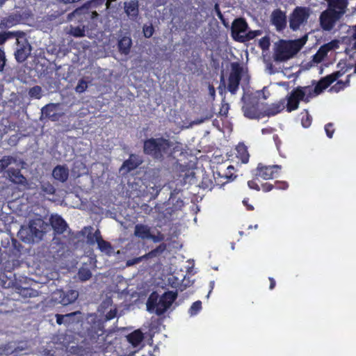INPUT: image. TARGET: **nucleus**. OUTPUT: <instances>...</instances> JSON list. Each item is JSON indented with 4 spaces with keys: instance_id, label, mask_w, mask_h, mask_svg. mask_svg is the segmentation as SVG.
I'll list each match as a JSON object with an SVG mask.
<instances>
[{
    "instance_id": "f3484780",
    "label": "nucleus",
    "mask_w": 356,
    "mask_h": 356,
    "mask_svg": "<svg viewBox=\"0 0 356 356\" xmlns=\"http://www.w3.org/2000/svg\"><path fill=\"white\" fill-rule=\"evenodd\" d=\"M327 3V9L334 12L341 17L346 13L348 6V0H325Z\"/></svg>"
},
{
    "instance_id": "6e6d98bb",
    "label": "nucleus",
    "mask_w": 356,
    "mask_h": 356,
    "mask_svg": "<svg viewBox=\"0 0 356 356\" xmlns=\"http://www.w3.org/2000/svg\"><path fill=\"white\" fill-rule=\"evenodd\" d=\"M6 58L5 51L2 48H0V72H2L4 70V67L6 64Z\"/></svg>"
},
{
    "instance_id": "052dcab7",
    "label": "nucleus",
    "mask_w": 356,
    "mask_h": 356,
    "mask_svg": "<svg viewBox=\"0 0 356 356\" xmlns=\"http://www.w3.org/2000/svg\"><path fill=\"white\" fill-rule=\"evenodd\" d=\"M195 174L196 173L193 171L190 172L189 174H186L185 177H184L185 181H188L191 184H195L196 183V181H195V180L196 179Z\"/></svg>"
},
{
    "instance_id": "c85d7f7f",
    "label": "nucleus",
    "mask_w": 356,
    "mask_h": 356,
    "mask_svg": "<svg viewBox=\"0 0 356 356\" xmlns=\"http://www.w3.org/2000/svg\"><path fill=\"white\" fill-rule=\"evenodd\" d=\"M132 44L131 39L129 37H122L118 41V49L122 54L127 55L130 52V49Z\"/></svg>"
},
{
    "instance_id": "cd10ccee",
    "label": "nucleus",
    "mask_w": 356,
    "mask_h": 356,
    "mask_svg": "<svg viewBox=\"0 0 356 356\" xmlns=\"http://www.w3.org/2000/svg\"><path fill=\"white\" fill-rule=\"evenodd\" d=\"M141 163L142 161L138 159V157L132 154L129 156L128 159L123 162L121 168L124 169L127 172H131V170L137 168Z\"/></svg>"
},
{
    "instance_id": "2eb2a0df",
    "label": "nucleus",
    "mask_w": 356,
    "mask_h": 356,
    "mask_svg": "<svg viewBox=\"0 0 356 356\" xmlns=\"http://www.w3.org/2000/svg\"><path fill=\"white\" fill-rule=\"evenodd\" d=\"M286 100L285 108L287 112H292L298 108L300 102H303V93L300 90L294 88L286 97Z\"/></svg>"
},
{
    "instance_id": "69168bd1",
    "label": "nucleus",
    "mask_w": 356,
    "mask_h": 356,
    "mask_svg": "<svg viewBox=\"0 0 356 356\" xmlns=\"http://www.w3.org/2000/svg\"><path fill=\"white\" fill-rule=\"evenodd\" d=\"M62 113H58L56 111L49 115L47 118L50 120L52 122L58 121L60 118L62 116Z\"/></svg>"
},
{
    "instance_id": "9d476101",
    "label": "nucleus",
    "mask_w": 356,
    "mask_h": 356,
    "mask_svg": "<svg viewBox=\"0 0 356 356\" xmlns=\"http://www.w3.org/2000/svg\"><path fill=\"white\" fill-rule=\"evenodd\" d=\"M297 50L294 49L291 42L282 40L276 47L274 53V59L275 61H285L291 58Z\"/></svg>"
},
{
    "instance_id": "ea45409f",
    "label": "nucleus",
    "mask_w": 356,
    "mask_h": 356,
    "mask_svg": "<svg viewBox=\"0 0 356 356\" xmlns=\"http://www.w3.org/2000/svg\"><path fill=\"white\" fill-rule=\"evenodd\" d=\"M198 185L203 189L211 190L213 186V183L209 175L202 174V181L198 184Z\"/></svg>"
},
{
    "instance_id": "f257e3e1",
    "label": "nucleus",
    "mask_w": 356,
    "mask_h": 356,
    "mask_svg": "<svg viewBox=\"0 0 356 356\" xmlns=\"http://www.w3.org/2000/svg\"><path fill=\"white\" fill-rule=\"evenodd\" d=\"M345 74V71L339 70L332 72L319 81H312V84L306 86H297L296 88L303 93V102L309 103L312 99L321 94L324 90L330 86L339 78Z\"/></svg>"
},
{
    "instance_id": "20e7f679",
    "label": "nucleus",
    "mask_w": 356,
    "mask_h": 356,
    "mask_svg": "<svg viewBox=\"0 0 356 356\" xmlns=\"http://www.w3.org/2000/svg\"><path fill=\"white\" fill-rule=\"evenodd\" d=\"M241 86L244 84L246 89H249L250 76L245 74L243 67L237 62L232 63L231 72L228 78L227 90L235 94L238 89L240 81Z\"/></svg>"
},
{
    "instance_id": "49530a36",
    "label": "nucleus",
    "mask_w": 356,
    "mask_h": 356,
    "mask_svg": "<svg viewBox=\"0 0 356 356\" xmlns=\"http://www.w3.org/2000/svg\"><path fill=\"white\" fill-rule=\"evenodd\" d=\"M81 314V313L79 311L67 314L66 315H70V317L65 318V322L67 325L77 323L80 321V318H78L77 316H80Z\"/></svg>"
},
{
    "instance_id": "c9c22d12",
    "label": "nucleus",
    "mask_w": 356,
    "mask_h": 356,
    "mask_svg": "<svg viewBox=\"0 0 356 356\" xmlns=\"http://www.w3.org/2000/svg\"><path fill=\"white\" fill-rule=\"evenodd\" d=\"M96 243L98 248L102 252L110 253L113 250L111 244L109 242L104 241L102 236H99Z\"/></svg>"
},
{
    "instance_id": "774afa93",
    "label": "nucleus",
    "mask_w": 356,
    "mask_h": 356,
    "mask_svg": "<svg viewBox=\"0 0 356 356\" xmlns=\"http://www.w3.org/2000/svg\"><path fill=\"white\" fill-rule=\"evenodd\" d=\"M215 10L216 11L217 16L222 22V13L220 11L219 6L218 4L215 6Z\"/></svg>"
},
{
    "instance_id": "de8ad7c7",
    "label": "nucleus",
    "mask_w": 356,
    "mask_h": 356,
    "mask_svg": "<svg viewBox=\"0 0 356 356\" xmlns=\"http://www.w3.org/2000/svg\"><path fill=\"white\" fill-rule=\"evenodd\" d=\"M202 302L197 300L194 302L188 309V313L191 316L197 315L202 309Z\"/></svg>"
},
{
    "instance_id": "e2e57ef3",
    "label": "nucleus",
    "mask_w": 356,
    "mask_h": 356,
    "mask_svg": "<svg viewBox=\"0 0 356 356\" xmlns=\"http://www.w3.org/2000/svg\"><path fill=\"white\" fill-rule=\"evenodd\" d=\"M56 323L58 325L67 324V323L65 322V318L70 317V315L56 314Z\"/></svg>"
},
{
    "instance_id": "7ed1b4c3",
    "label": "nucleus",
    "mask_w": 356,
    "mask_h": 356,
    "mask_svg": "<svg viewBox=\"0 0 356 356\" xmlns=\"http://www.w3.org/2000/svg\"><path fill=\"white\" fill-rule=\"evenodd\" d=\"M172 145V142L163 137L150 138L144 141L143 152L155 160L162 161Z\"/></svg>"
},
{
    "instance_id": "37998d69",
    "label": "nucleus",
    "mask_w": 356,
    "mask_h": 356,
    "mask_svg": "<svg viewBox=\"0 0 356 356\" xmlns=\"http://www.w3.org/2000/svg\"><path fill=\"white\" fill-rule=\"evenodd\" d=\"M16 159L11 156H4L0 159V171L6 170L10 164L15 163Z\"/></svg>"
},
{
    "instance_id": "bf43d9fd",
    "label": "nucleus",
    "mask_w": 356,
    "mask_h": 356,
    "mask_svg": "<svg viewBox=\"0 0 356 356\" xmlns=\"http://www.w3.org/2000/svg\"><path fill=\"white\" fill-rule=\"evenodd\" d=\"M145 259V257H143V255L141 257H135L131 259L127 260L126 264L127 266H131L135 265L136 264H138Z\"/></svg>"
},
{
    "instance_id": "bb28decb",
    "label": "nucleus",
    "mask_w": 356,
    "mask_h": 356,
    "mask_svg": "<svg viewBox=\"0 0 356 356\" xmlns=\"http://www.w3.org/2000/svg\"><path fill=\"white\" fill-rule=\"evenodd\" d=\"M21 20V16L17 14H11L7 17H3L1 19L0 28L1 29H9L19 23Z\"/></svg>"
},
{
    "instance_id": "412c9836",
    "label": "nucleus",
    "mask_w": 356,
    "mask_h": 356,
    "mask_svg": "<svg viewBox=\"0 0 356 356\" xmlns=\"http://www.w3.org/2000/svg\"><path fill=\"white\" fill-rule=\"evenodd\" d=\"M44 222L41 219L32 220L29 222V229L33 238L41 239L44 235L42 231Z\"/></svg>"
},
{
    "instance_id": "393cba45",
    "label": "nucleus",
    "mask_w": 356,
    "mask_h": 356,
    "mask_svg": "<svg viewBox=\"0 0 356 356\" xmlns=\"http://www.w3.org/2000/svg\"><path fill=\"white\" fill-rule=\"evenodd\" d=\"M53 177L62 183L65 182L69 177V169L66 165H56L52 171Z\"/></svg>"
},
{
    "instance_id": "dca6fc26",
    "label": "nucleus",
    "mask_w": 356,
    "mask_h": 356,
    "mask_svg": "<svg viewBox=\"0 0 356 356\" xmlns=\"http://www.w3.org/2000/svg\"><path fill=\"white\" fill-rule=\"evenodd\" d=\"M270 22L278 31H283L286 26V16L284 12L277 8L270 15Z\"/></svg>"
},
{
    "instance_id": "0e129e2a",
    "label": "nucleus",
    "mask_w": 356,
    "mask_h": 356,
    "mask_svg": "<svg viewBox=\"0 0 356 356\" xmlns=\"http://www.w3.org/2000/svg\"><path fill=\"white\" fill-rule=\"evenodd\" d=\"M117 315V309H111L106 314V320L110 321L113 319Z\"/></svg>"
},
{
    "instance_id": "603ef678",
    "label": "nucleus",
    "mask_w": 356,
    "mask_h": 356,
    "mask_svg": "<svg viewBox=\"0 0 356 356\" xmlns=\"http://www.w3.org/2000/svg\"><path fill=\"white\" fill-rule=\"evenodd\" d=\"M274 189L286 190L289 188V184L286 181H275L273 184Z\"/></svg>"
},
{
    "instance_id": "4468645a",
    "label": "nucleus",
    "mask_w": 356,
    "mask_h": 356,
    "mask_svg": "<svg viewBox=\"0 0 356 356\" xmlns=\"http://www.w3.org/2000/svg\"><path fill=\"white\" fill-rule=\"evenodd\" d=\"M177 295L172 291L165 292L159 300V305L155 313L158 316L163 314L176 300Z\"/></svg>"
},
{
    "instance_id": "864d4df0",
    "label": "nucleus",
    "mask_w": 356,
    "mask_h": 356,
    "mask_svg": "<svg viewBox=\"0 0 356 356\" xmlns=\"http://www.w3.org/2000/svg\"><path fill=\"white\" fill-rule=\"evenodd\" d=\"M325 131L326 133V136L329 138H332L333 137L335 129L334 128V124L332 122H329L325 125Z\"/></svg>"
},
{
    "instance_id": "a18cd8bd",
    "label": "nucleus",
    "mask_w": 356,
    "mask_h": 356,
    "mask_svg": "<svg viewBox=\"0 0 356 356\" xmlns=\"http://www.w3.org/2000/svg\"><path fill=\"white\" fill-rule=\"evenodd\" d=\"M3 35H4L5 38H6V40L10 38H16L17 40V38H19V40H22L24 38H25L24 32L21 31L3 32Z\"/></svg>"
},
{
    "instance_id": "5701e85b",
    "label": "nucleus",
    "mask_w": 356,
    "mask_h": 356,
    "mask_svg": "<svg viewBox=\"0 0 356 356\" xmlns=\"http://www.w3.org/2000/svg\"><path fill=\"white\" fill-rule=\"evenodd\" d=\"M50 222L54 231L57 234H63L67 228V224L65 220L58 215L52 216Z\"/></svg>"
},
{
    "instance_id": "473e14b6",
    "label": "nucleus",
    "mask_w": 356,
    "mask_h": 356,
    "mask_svg": "<svg viewBox=\"0 0 356 356\" xmlns=\"http://www.w3.org/2000/svg\"><path fill=\"white\" fill-rule=\"evenodd\" d=\"M88 337L92 342H97L99 337L104 335V330L103 327L99 326L98 327H92L91 329L88 330Z\"/></svg>"
},
{
    "instance_id": "aec40b11",
    "label": "nucleus",
    "mask_w": 356,
    "mask_h": 356,
    "mask_svg": "<svg viewBox=\"0 0 356 356\" xmlns=\"http://www.w3.org/2000/svg\"><path fill=\"white\" fill-rule=\"evenodd\" d=\"M285 108V99H282L280 101L268 105L266 108L263 109L264 117L274 116Z\"/></svg>"
},
{
    "instance_id": "a878e982",
    "label": "nucleus",
    "mask_w": 356,
    "mask_h": 356,
    "mask_svg": "<svg viewBox=\"0 0 356 356\" xmlns=\"http://www.w3.org/2000/svg\"><path fill=\"white\" fill-rule=\"evenodd\" d=\"M93 227L92 226L84 227L81 233L86 236L87 243L89 245H94L98 240L99 236H102L99 229H97L93 232Z\"/></svg>"
},
{
    "instance_id": "58836bf2",
    "label": "nucleus",
    "mask_w": 356,
    "mask_h": 356,
    "mask_svg": "<svg viewBox=\"0 0 356 356\" xmlns=\"http://www.w3.org/2000/svg\"><path fill=\"white\" fill-rule=\"evenodd\" d=\"M28 94L31 99H40L42 97V89L40 86H35L29 88Z\"/></svg>"
},
{
    "instance_id": "8fccbe9b",
    "label": "nucleus",
    "mask_w": 356,
    "mask_h": 356,
    "mask_svg": "<svg viewBox=\"0 0 356 356\" xmlns=\"http://www.w3.org/2000/svg\"><path fill=\"white\" fill-rule=\"evenodd\" d=\"M270 45V38L268 36H264L261 38L259 41V46L263 50H268Z\"/></svg>"
},
{
    "instance_id": "13d9d810",
    "label": "nucleus",
    "mask_w": 356,
    "mask_h": 356,
    "mask_svg": "<svg viewBox=\"0 0 356 356\" xmlns=\"http://www.w3.org/2000/svg\"><path fill=\"white\" fill-rule=\"evenodd\" d=\"M87 88H88L87 82L83 80H81V81H79L78 85L76 87V91L77 92L81 93V92H83L86 90Z\"/></svg>"
},
{
    "instance_id": "f03ea898",
    "label": "nucleus",
    "mask_w": 356,
    "mask_h": 356,
    "mask_svg": "<svg viewBox=\"0 0 356 356\" xmlns=\"http://www.w3.org/2000/svg\"><path fill=\"white\" fill-rule=\"evenodd\" d=\"M243 95L241 100L243 103L242 111L245 118L248 119H260L264 118L263 109L259 102V92H252L246 89L245 85L242 86Z\"/></svg>"
},
{
    "instance_id": "a19ab883",
    "label": "nucleus",
    "mask_w": 356,
    "mask_h": 356,
    "mask_svg": "<svg viewBox=\"0 0 356 356\" xmlns=\"http://www.w3.org/2000/svg\"><path fill=\"white\" fill-rule=\"evenodd\" d=\"M58 106V104L50 103L42 108V115L44 116V118H47L51 113L56 111V108Z\"/></svg>"
},
{
    "instance_id": "b1692460",
    "label": "nucleus",
    "mask_w": 356,
    "mask_h": 356,
    "mask_svg": "<svg viewBox=\"0 0 356 356\" xmlns=\"http://www.w3.org/2000/svg\"><path fill=\"white\" fill-rule=\"evenodd\" d=\"M125 13L132 19H136L139 14V3L138 0H131L124 3Z\"/></svg>"
},
{
    "instance_id": "680f3d73",
    "label": "nucleus",
    "mask_w": 356,
    "mask_h": 356,
    "mask_svg": "<svg viewBox=\"0 0 356 356\" xmlns=\"http://www.w3.org/2000/svg\"><path fill=\"white\" fill-rule=\"evenodd\" d=\"M261 189L264 193L270 192V191H271L272 190L274 189L273 184H270V183H268V182L263 183L261 185Z\"/></svg>"
},
{
    "instance_id": "0eeeda50",
    "label": "nucleus",
    "mask_w": 356,
    "mask_h": 356,
    "mask_svg": "<svg viewBox=\"0 0 356 356\" xmlns=\"http://www.w3.org/2000/svg\"><path fill=\"white\" fill-rule=\"evenodd\" d=\"M282 169L280 165H266L259 163L257 168L252 170V175L256 179L261 178L264 180L273 179L277 177Z\"/></svg>"
},
{
    "instance_id": "338daca9",
    "label": "nucleus",
    "mask_w": 356,
    "mask_h": 356,
    "mask_svg": "<svg viewBox=\"0 0 356 356\" xmlns=\"http://www.w3.org/2000/svg\"><path fill=\"white\" fill-rule=\"evenodd\" d=\"M248 202H249L248 199H244L243 200V204L246 207V209L248 211H253L254 207L252 205L250 204Z\"/></svg>"
},
{
    "instance_id": "9b49d317",
    "label": "nucleus",
    "mask_w": 356,
    "mask_h": 356,
    "mask_svg": "<svg viewBox=\"0 0 356 356\" xmlns=\"http://www.w3.org/2000/svg\"><path fill=\"white\" fill-rule=\"evenodd\" d=\"M341 18L334 12L329 11L327 9L323 11L319 17V22L321 29L325 31L332 30L336 23Z\"/></svg>"
},
{
    "instance_id": "6ab92c4d",
    "label": "nucleus",
    "mask_w": 356,
    "mask_h": 356,
    "mask_svg": "<svg viewBox=\"0 0 356 356\" xmlns=\"http://www.w3.org/2000/svg\"><path fill=\"white\" fill-rule=\"evenodd\" d=\"M6 177L11 182L24 186L28 184L26 178L21 173L19 169L10 168L6 170Z\"/></svg>"
},
{
    "instance_id": "39448f33",
    "label": "nucleus",
    "mask_w": 356,
    "mask_h": 356,
    "mask_svg": "<svg viewBox=\"0 0 356 356\" xmlns=\"http://www.w3.org/2000/svg\"><path fill=\"white\" fill-rule=\"evenodd\" d=\"M98 16L99 15L96 10H93L90 6L85 4L69 14L68 17L72 21L75 20L79 24L83 26L86 25V27L88 29L89 26L95 23Z\"/></svg>"
},
{
    "instance_id": "2f4dec72",
    "label": "nucleus",
    "mask_w": 356,
    "mask_h": 356,
    "mask_svg": "<svg viewBox=\"0 0 356 356\" xmlns=\"http://www.w3.org/2000/svg\"><path fill=\"white\" fill-rule=\"evenodd\" d=\"M238 167H236V165H229L227 167L226 172L224 175V179H226V181L224 182V185L226 183H229L233 181L237 177V168Z\"/></svg>"
},
{
    "instance_id": "423d86ee",
    "label": "nucleus",
    "mask_w": 356,
    "mask_h": 356,
    "mask_svg": "<svg viewBox=\"0 0 356 356\" xmlns=\"http://www.w3.org/2000/svg\"><path fill=\"white\" fill-rule=\"evenodd\" d=\"M228 147L225 146L227 161L232 162L236 167H240L242 163H248L250 154L247 147L243 143H238L234 148L229 149Z\"/></svg>"
},
{
    "instance_id": "4c0bfd02",
    "label": "nucleus",
    "mask_w": 356,
    "mask_h": 356,
    "mask_svg": "<svg viewBox=\"0 0 356 356\" xmlns=\"http://www.w3.org/2000/svg\"><path fill=\"white\" fill-rule=\"evenodd\" d=\"M261 33H262V31L261 30L249 31L248 32L246 31L243 34L240 42L244 43V42H248L250 40H252L254 39L256 37L261 35Z\"/></svg>"
},
{
    "instance_id": "e433bc0d",
    "label": "nucleus",
    "mask_w": 356,
    "mask_h": 356,
    "mask_svg": "<svg viewBox=\"0 0 356 356\" xmlns=\"http://www.w3.org/2000/svg\"><path fill=\"white\" fill-rule=\"evenodd\" d=\"M300 116L301 118V124L305 128H308L310 127L312 122V117L309 114L308 110L304 109L300 113Z\"/></svg>"
},
{
    "instance_id": "c03bdc74",
    "label": "nucleus",
    "mask_w": 356,
    "mask_h": 356,
    "mask_svg": "<svg viewBox=\"0 0 356 356\" xmlns=\"http://www.w3.org/2000/svg\"><path fill=\"white\" fill-rule=\"evenodd\" d=\"M40 188L42 192H43L44 194L46 195H54L56 193V188L49 181L42 182Z\"/></svg>"
},
{
    "instance_id": "c756f323",
    "label": "nucleus",
    "mask_w": 356,
    "mask_h": 356,
    "mask_svg": "<svg viewBox=\"0 0 356 356\" xmlns=\"http://www.w3.org/2000/svg\"><path fill=\"white\" fill-rule=\"evenodd\" d=\"M127 341L134 347L138 346L143 341L144 337L140 330H136L127 336Z\"/></svg>"
},
{
    "instance_id": "1a4fd4ad",
    "label": "nucleus",
    "mask_w": 356,
    "mask_h": 356,
    "mask_svg": "<svg viewBox=\"0 0 356 356\" xmlns=\"http://www.w3.org/2000/svg\"><path fill=\"white\" fill-rule=\"evenodd\" d=\"M134 235L143 240L150 239L154 243L163 241L164 235L158 232L156 235L151 233V227L147 225L138 223L134 227Z\"/></svg>"
},
{
    "instance_id": "f704fd0d",
    "label": "nucleus",
    "mask_w": 356,
    "mask_h": 356,
    "mask_svg": "<svg viewBox=\"0 0 356 356\" xmlns=\"http://www.w3.org/2000/svg\"><path fill=\"white\" fill-rule=\"evenodd\" d=\"M86 29H88V28L86 27V25L83 26L81 24H79V25H78L76 26H70V29L69 33L70 35H73L74 37L81 38V37L85 36V32H86Z\"/></svg>"
},
{
    "instance_id": "79ce46f5",
    "label": "nucleus",
    "mask_w": 356,
    "mask_h": 356,
    "mask_svg": "<svg viewBox=\"0 0 356 356\" xmlns=\"http://www.w3.org/2000/svg\"><path fill=\"white\" fill-rule=\"evenodd\" d=\"M159 305L158 297L151 294L147 302V309L149 312H155Z\"/></svg>"
},
{
    "instance_id": "09e8293b",
    "label": "nucleus",
    "mask_w": 356,
    "mask_h": 356,
    "mask_svg": "<svg viewBox=\"0 0 356 356\" xmlns=\"http://www.w3.org/2000/svg\"><path fill=\"white\" fill-rule=\"evenodd\" d=\"M79 277L81 281H86L91 278L92 277V273L91 271L86 268H81L79 269Z\"/></svg>"
},
{
    "instance_id": "5fc2aeb1",
    "label": "nucleus",
    "mask_w": 356,
    "mask_h": 356,
    "mask_svg": "<svg viewBox=\"0 0 356 356\" xmlns=\"http://www.w3.org/2000/svg\"><path fill=\"white\" fill-rule=\"evenodd\" d=\"M20 293L25 297H33L36 296L37 291L31 288H24L21 290Z\"/></svg>"
},
{
    "instance_id": "72a5a7b5",
    "label": "nucleus",
    "mask_w": 356,
    "mask_h": 356,
    "mask_svg": "<svg viewBox=\"0 0 356 356\" xmlns=\"http://www.w3.org/2000/svg\"><path fill=\"white\" fill-rule=\"evenodd\" d=\"M350 75H348L347 76V79L345 81H337V83L331 86L330 88V92H339L343 90H344L346 87L349 86L350 85Z\"/></svg>"
},
{
    "instance_id": "4d7b16f0",
    "label": "nucleus",
    "mask_w": 356,
    "mask_h": 356,
    "mask_svg": "<svg viewBox=\"0 0 356 356\" xmlns=\"http://www.w3.org/2000/svg\"><path fill=\"white\" fill-rule=\"evenodd\" d=\"M257 179L255 177L252 180H249L248 181V187L252 190H255L257 191H259L261 190V186L257 182Z\"/></svg>"
},
{
    "instance_id": "f8f14e48",
    "label": "nucleus",
    "mask_w": 356,
    "mask_h": 356,
    "mask_svg": "<svg viewBox=\"0 0 356 356\" xmlns=\"http://www.w3.org/2000/svg\"><path fill=\"white\" fill-rule=\"evenodd\" d=\"M17 48L15 51V58L17 62L22 63L24 62L31 53V46L28 40L24 38L22 40L17 38L16 41Z\"/></svg>"
},
{
    "instance_id": "6e6552de",
    "label": "nucleus",
    "mask_w": 356,
    "mask_h": 356,
    "mask_svg": "<svg viewBox=\"0 0 356 356\" xmlns=\"http://www.w3.org/2000/svg\"><path fill=\"white\" fill-rule=\"evenodd\" d=\"M309 9L307 7H296L289 19V27L293 31H297L300 26L306 22L309 17Z\"/></svg>"
},
{
    "instance_id": "7c9ffc66",
    "label": "nucleus",
    "mask_w": 356,
    "mask_h": 356,
    "mask_svg": "<svg viewBox=\"0 0 356 356\" xmlns=\"http://www.w3.org/2000/svg\"><path fill=\"white\" fill-rule=\"evenodd\" d=\"M167 245L165 243H162L159 245H158L156 248L152 250L149 252L146 253L143 255V257H145V259H152L154 257H156L162 254L164 251L166 250Z\"/></svg>"
},
{
    "instance_id": "3c124183",
    "label": "nucleus",
    "mask_w": 356,
    "mask_h": 356,
    "mask_svg": "<svg viewBox=\"0 0 356 356\" xmlns=\"http://www.w3.org/2000/svg\"><path fill=\"white\" fill-rule=\"evenodd\" d=\"M143 31L144 36L147 38H149L153 35L154 32V29L152 26V25H149V26L144 25L143 27Z\"/></svg>"
},
{
    "instance_id": "ddd939ff",
    "label": "nucleus",
    "mask_w": 356,
    "mask_h": 356,
    "mask_svg": "<svg viewBox=\"0 0 356 356\" xmlns=\"http://www.w3.org/2000/svg\"><path fill=\"white\" fill-rule=\"evenodd\" d=\"M248 24L242 17L235 19L231 26V35L233 40L240 42L243 34L248 31Z\"/></svg>"
},
{
    "instance_id": "4be33fe9",
    "label": "nucleus",
    "mask_w": 356,
    "mask_h": 356,
    "mask_svg": "<svg viewBox=\"0 0 356 356\" xmlns=\"http://www.w3.org/2000/svg\"><path fill=\"white\" fill-rule=\"evenodd\" d=\"M338 47V43L337 40H332L327 44L322 45L314 55V59L316 61L322 60L332 49Z\"/></svg>"
},
{
    "instance_id": "a211bd4d",
    "label": "nucleus",
    "mask_w": 356,
    "mask_h": 356,
    "mask_svg": "<svg viewBox=\"0 0 356 356\" xmlns=\"http://www.w3.org/2000/svg\"><path fill=\"white\" fill-rule=\"evenodd\" d=\"M56 294L58 296L56 297V299L63 305H68L73 303L79 297V292L72 289L67 291L60 290Z\"/></svg>"
}]
</instances>
